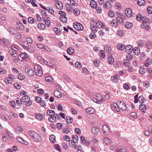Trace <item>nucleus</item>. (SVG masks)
<instances>
[{
  "label": "nucleus",
  "instance_id": "4be33fe9",
  "mask_svg": "<svg viewBox=\"0 0 152 152\" xmlns=\"http://www.w3.org/2000/svg\"><path fill=\"white\" fill-rule=\"evenodd\" d=\"M146 47L148 48L147 52H149L151 49L152 48V42L151 41H148L146 43Z\"/></svg>",
  "mask_w": 152,
  "mask_h": 152
},
{
  "label": "nucleus",
  "instance_id": "39448f33",
  "mask_svg": "<svg viewBox=\"0 0 152 152\" xmlns=\"http://www.w3.org/2000/svg\"><path fill=\"white\" fill-rule=\"evenodd\" d=\"M73 26L74 28L76 30L81 31L83 29V26L79 23H74Z\"/></svg>",
  "mask_w": 152,
  "mask_h": 152
},
{
  "label": "nucleus",
  "instance_id": "c756f323",
  "mask_svg": "<svg viewBox=\"0 0 152 152\" xmlns=\"http://www.w3.org/2000/svg\"><path fill=\"white\" fill-rule=\"evenodd\" d=\"M111 141L110 139L107 138H104V143L107 145H109Z\"/></svg>",
  "mask_w": 152,
  "mask_h": 152
},
{
  "label": "nucleus",
  "instance_id": "7ed1b4c3",
  "mask_svg": "<svg viewBox=\"0 0 152 152\" xmlns=\"http://www.w3.org/2000/svg\"><path fill=\"white\" fill-rule=\"evenodd\" d=\"M15 79V76L12 74H10L8 75V77L5 79V82L7 84H8L13 81Z\"/></svg>",
  "mask_w": 152,
  "mask_h": 152
},
{
  "label": "nucleus",
  "instance_id": "c9c22d12",
  "mask_svg": "<svg viewBox=\"0 0 152 152\" xmlns=\"http://www.w3.org/2000/svg\"><path fill=\"white\" fill-rule=\"evenodd\" d=\"M66 121L68 124H70L72 122L73 120L70 117L67 116L66 117Z\"/></svg>",
  "mask_w": 152,
  "mask_h": 152
},
{
  "label": "nucleus",
  "instance_id": "a878e982",
  "mask_svg": "<svg viewBox=\"0 0 152 152\" xmlns=\"http://www.w3.org/2000/svg\"><path fill=\"white\" fill-rule=\"evenodd\" d=\"M139 109L140 111L145 113L146 110V107L145 105L141 104L140 105Z\"/></svg>",
  "mask_w": 152,
  "mask_h": 152
},
{
  "label": "nucleus",
  "instance_id": "6ab92c4d",
  "mask_svg": "<svg viewBox=\"0 0 152 152\" xmlns=\"http://www.w3.org/2000/svg\"><path fill=\"white\" fill-rule=\"evenodd\" d=\"M30 136L35 140L36 137L37 136V134L34 131H31L29 134Z\"/></svg>",
  "mask_w": 152,
  "mask_h": 152
},
{
  "label": "nucleus",
  "instance_id": "4d7b16f0",
  "mask_svg": "<svg viewBox=\"0 0 152 152\" xmlns=\"http://www.w3.org/2000/svg\"><path fill=\"white\" fill-rule=\"evenodd\" d=\"M123 17V16L122 15H121L120 14H119V15L117 17V20L118 21V22L119 23H121L123 20L122 18L121 17Z\"/></svg>",
  "mask_w": 152,
  "mask_h": 152
},
{
  "label": "nucleus",
  "instance_id": "20e7f679",
  "mask_svg": "<svg viewBox=\"0 0 152 152\" xmlns=\"http://www.w3.org/2000/svg\"><path fill=\"white\" fill-rule=\"evenodd\" d=\"M25 71L26 74L27 75L29 76H33L34 73L33 70L29 67L25 68Z\"/></svg>",
  "mask_w": 152,
  "mask_h": 152
},
{
  "label": "nucleus",
  "instance_id": "de8ad7c7",
  "mask_svg": "<svg viewBox=\"0 0 152 152\" xmlns=\"http://www.w3.org/2000/svg\"><path fill=\"white\" fill-rule=\"evenodd\" d=\"M66 9L68 11H72L73 10V8L69 4H67L66 5Z\"/></svg>",
  "mask_w": 152,
  "mask_h": 152
},
{
  "label": "nucleus",
  "instance_id": "e2e57ef3",
  "mask_svg": "<svg viewBox=\"0 0 152 152\" xmlns=\"http://www.w3.org/2000/svg\"><path fill=\"white\" fill-rule=\"evenodd\" d=\"M14 87L17 89H19L21 87L20 85L18 83H15L14 84Z\"/></svg>",
  "mask_w": 152,
  "mask_h": 152
},
{
  "label": "nucleus",
  "instance_id": "bb28decb",
  "mask_svg": "<svg viewBox=\"0 0 152 152\" xmlns=\"http://www.w3.org/2000/svg\"><path fill=\"white\" fill-rule=\"evenodd\" d=\"M91 28L92 31L94 33H96L98 30L97 27L94 25H91Z\"/></svg>",
  "mask_w": 152,
  "mask_h": 152
},
{
  "label": "nucleus",
  "instance_id": "473e14b6",
  "mask_svg": "<svg viewBox=\"0 0 152 152\" xmlns=\"http://www.w3.org/2000/svg\"><path fill=\"white\" fill-rule=\"evenodd\" d=\"M49 139L52 143H54L56 142L55 137L54 135H51Z\"/></svg>",
  "mask_w": 152,
  "mask_h": 152
},
{
  "label": "nucleus",
  "instance_id": "c03bdc74",
  "mask_svg": "<svg viewBox=\"0 0 152 152\" xmlns=\"http://www.w3.org/2000/svg\"><path fill=\"white\" fill-rule=\"evenodd\" d=\"M139 102L141 103H144L145 101V100L144 97L142 96L139 97Z\"/></svg>",
  "mask_w": 152,
  "mask_h": 152
},
{
  "label": "nucleus",
  "instance_id": "8fccbe9b",
  "mask_svg": "<svg viewBox=\"0 0 152 152\" xmlns=\"http://www.w3.org/2000/svg\"><path fill=\"white\" fill-rule=\"evenodd\" d=\"M73 10L74 13L75 15H78L80 13V10L76 8L74 9Z\"/></svg>",
  "mask_w": 152,
  "mask_h": 152
},
{
  "label": "nucleus",
  "instance_id": "a18cd8bd",
  "mask_svg": "<svg viewBox=\"0 0 152 152\" xmlns=\"http://www.w3.org/2000/svg\"><path fill=\"white\" fill-rule=\"evenodd\" d=\"M45 80L46 81L52 82L53 80V78L51 76H48L45 77Z\"/></svg>",
  "mask_w": 152,
  "mask_h": 152
},
{
  "label": "nucleus",
  "instance_id": "13d9d810",
  "mask_svg": "<svg viewBox=\"0 0 152 152\" xmlns=\"http://www.w3.org/2000/svg\"><path fill=\"white\" fill-rule=\"evenodd\" d=\"M109 63L110 64H113L114 62V59L113 57L111 56L110 57H109L108 59Z\"/></svg>",
  "mask_w": 152,
  "mask_h": 152
},
{
  "label": "nucleus",
  "instance_id": "72a5a7b5",
  "mask_svg": "<svg viewBox=\"0 0 152 152\" xmlns=\"http://www.w3.org/2000/svg\"><path fill=\"white\" fill-rule=\"evenodd\" d=\"M38 28L42 30H44L45 28V24L42 23H39L38 24Z\"/></svg>",
  "mask_w": 152,
  "mask_h": 152
},
{
  "label": "nucleus",
  "instance_id": "393cba45",
  "mask_svg": "<svg viewBox=\"0 0 152 152\" xmlns=\"http://www.w3.org/2000/svg\"><path fill=\"white\" fill-rule=\"evenodd\" d=\"M30 100V97L27 95H25L23 96L22 98V102H28V100Z\"/></svg>",
  "mask_w": 152,
  "mask_h": 152
},
{
  "label": "nucleus",
  "instance_id": "a211bd4d",
  "mask_svg": "<svg viewBox=\"0 0 152 152\" xmlns=\"http://www.w3.org/2000/svg\"><path fill=\"white\" fill-rule=\"evenodd\" d=\"M86 112L89 114H93L94 112V109L92 107H89L86 109Z\"/></svg>",
  "mask_w": 152,
  "mask_h": 152
},
{
  "label": "nucleus",
  "instance_id": "4c0bfd02",
  "mask_svg": "<svg viewBox=\"0 0 152 152\" xmlns=\"http://www.w3.org/2000/svg\"><path fill=\"white\" fill-rule=\"evenodd\" d=\"M36 74L38 76H40L42 75V69H40L39 70L35 71Z\"/></svg>",
  "mask_w": 152,
  "mask_h": 152
},
{
  "label": "nucleus",
  "instance_id": "9d476101",
  "mask_svg": "<svg viewBox=\"0 0 152 152\" xmlns=\"http://www.w3.org/2000/svg\"><path fill=\"white\" fill-rule=\"evenodd\" d=\"M119 109L123 110H126L127 108L126 106L125 103L122 102L120 101L118 105Z\"/></svg>",
  "mask_w": 152,
  "mask_h": 152
},
{
  "label": "nucleus",
  "instance_id": "412c9836",
  "mask_svg": "<svg viewBox=\"0 0 152 152\" xmlns=\"http://www.w3.org/2000/svg\"><path fill=\"white\" fill-rule=\"evenodd\" d=\"M54 94L56 97L58 98H60L62 96V94L61 93L57 90L54 91Z\"/></svg>",
  "mask_w": 152,
  "mask_h": 152
},
{
  "label": "nucleus",
  "instance_id": "a19ab883",
  "mask_svg": "<svg viewBox=\"0 0 152 152\" xmlns=\"http://www.w3.org/2000/svg\"><path fill=\"white\" fill-rule=\"evenodd\" d=\"M124 65L126 67H129L130 66V63L128 61L124 60Z\"/></svg>",
  "mask_w": 152,
  "mask_h": 152
},
{
  "label": "nucleus",
  "instance_id": "f03ea898",
  "mask_svg": "<svg viewBox=\"0 0 152 152\" xmlns=\"http://www.w3.org/2000/svg\"><path fill=\"white\" fill-rule=\"evenodd\" d=\"M59 14L60 15V19L63 23H66L67 21V18L66 17V13L62 11H60L59 12Z\"/></svg>",
  "mask_w": 152,
  "mask_h": 152
},
{
  "label": "nucleus",
  "instance_id": "6e6552de",
  "mask_svg": "<svg viewBox=\"0 0 152 152\" xmlns=\"http://www.w3.org/2000/svg\"><path fill=\"white\" fill-rule=\"evenodd\" d=\"M96 99L95 100L97 101V102L99 103L104 101V99L103 98L102 96L100 94H97L96 95Z\"/></svg>",
  "mask_w": 152,
  "mask_h": 152
},
{
  "label": "nucleus",
  "instance_id": "603ef678",
  "mask_svg": "<svg viewBox=\"0 0 152 152\" xmlns=\"http://www.w3.org/2000/svg\"><path fill=\"white\" fill-rule=\"evenodd\" d=\"M137 3L139 5L142 6L145 4V1L144 0H138Z\"/></svg>",
  "mask_w": 152,
  "mask_h": 152
},
{
  "label": "nucleus",
  "instance_id": "5701e85b",
  "mask_svg": "<svg viewBox=\"0 0 152 152\" xmlns=\"http://www.w3.org/2000/svg\"><path fill=\"white\" fill-rule=\"evenodd\" d=\"M91 6L93 8H96L97 7L96 2L94 0H91L90 2Z\"/></svg>",
  "mask_w": 152,
  "mask_h": 152
},
{
  "label": "nucleus",
  "instance_id": "c85d7f7f",
  "mask_svg": "<svg viewBox=\"0 0 152 152\" xmlns=\"http://www.w3.org/2000/svg\"><path fill=\"white\" fill-rule=\"evenodd\" d=\"M104 7L105 9H110L111 7L110 3L108 1L106 2L104 6Z\"/></svg>",
  "mask_w": 152,
  "mask_h": 152
},
{
  "label": "nucleus",
  "instance_id": "338daca9",
  "mask_svg": "<svg viewBox=\"0 0 152 152\" xmlns=\"http://www.w3.org/2000/svg\"><path fill=\"white\" fill-rule=\"evenodd\" d=\"M147 11L148 13L149 14L152 13V7L149 6L147 7Z\"/></svg>",
  "mask_w": 152,
  "mask_h": 152
},
{
  "label": "nucleus",
  "instance_id": "2f4dec72",
  "mask_svg": "<svg viewBox=\"0 0 152 152\" xmlns=\"http://www.w3.org/2000/svg\"><path fill=\"white\" fill-rule=\"evenodd\" d=\"M36 118L39 121H41L43 118V115L42 114L38 113L36 114Z\"/></svg>",
  "mask_w": 152,
  "mask_h": 152
},
{
  "label": "nucleus",
  "instance_id": "dca6fc26",
  "mask_svg": "<svg viewBox=\"0 0 152 152\" xmlns=\"http://www.w3.org/2000/svg\"><path fill=\"white\" fill-rule=\"evenodd\" d=\"M91 131L94 134H97L99 132V129L96 127H94L91 128Z\"/></svg>",
  "mask_w": 152,
  "mask_h": 152
},
{
  "label": "nucleus",
  "instance_id": "aec40b11",
  "mask_svg": "<svg viewBox=\"0 0 152 152\" xmlns=\"http://www.w3.org/2000/svg\"><path fill=\"white\" fill-rule=\"evenodd\" d=\"M97 26L99 28H104L105 25L104 23H102L101 21H98L96 23Z\"/></svg>",
  "mask_w": 152,
  "mask_h": 152
},
{
  "label": "nucleus",
  "instance_id": "49530a36",
  "mask_svg": "<svg viewBox=\"0 0 152 152\" xmlns=\"http://www.w3.org/2000/svg\"><path fill=\"white\" fill-rule=\"evenodd\" d=\"M17 140L23 144H25L26 141L24 140V139L22 138L18 137L17 138Z\"/></svg>",
  "mask_w": 152,
  "mask_h": 152
},
{
  "label": "nucleus",
  "instance_id": "ddd939ff",
  "mask_svg": "<svg viewBox=\"0 0 152 152\" xmlns=\"http://www.w3.org/2000/svg\"><path fill=\"white\" fill-rule=\"evenodd\" d=\"M125 12L126 15L128 17H131L132 16V10L131 9L127 8L125 10Z\"/></svg>",
  "mask_w": 152,
  "mask_h": 152
},
{
  "label": "nucleus",
  "instance_id": "69168bd1",
  "mask_svg": "<svg viewBox=\"0 0 152 152\" xmlns=\"http://www.w3.org/2000/svg\"><path fill=\"white\" fill-rule=\"evenodd\" d=\"M42 140L41 137L37 134V136L36 137L35 140L36 141L40 142Z\"/></svg>",
  "mask_w": 152,
  "mask_h": 152
},
{
  "label": "nucleus",
  "instance_id": "09e8293b",
  "mask_svg": "<svg viewBox=\"0 0 152 152\" xmlns=\"http://www.w3.org/2000/svg\"><path fill=\"white\" fill-rule=\"evenodd\" d=\"M8 31L11 32L13 34H16L15 32V31H16V30L14 28H13L12 27H9L8 28Z\"/></svg>",
  "mask_w": 152,
  "mask_h": 152
},
{
  "label": "nucleus",
  "instance_id": "f257e3e1",
  "mask_svg": "<svg viewBox=\"0 0 152 152\" xmlns=\"http://www.w3.org/2000/svg\"><path fill=\"white\" fill-rule=\"evenodd\" d=\"M142 20H143V23L141 25V27L142 28L144 29H146L147 30H149L150 29V22L149 19L146 18L145 17L143 18Z\"/></svg>",
  "mask_w": 152,
  "mask_h": 152
},
{
  "label": "nucleus",
  "instance_id": "37998d69",
  "mask_svg": "<svg viewBox=\"0 0 152 152\" xmlns=\"http://www.w3.org/2000/svg\"><path fill=\"white\" fill-rule=\"evenodd\" d=\"M111 24L115 27L117 26L118 23L117 20L115 19H113L110 23Z\"/></svg>",
  "mask_w": 152,
  "mask_h": 152
},
{
  "label": "nucleus",
  "instance_id": "ea45409f",
  "mask_svg": "<svg viewBox=\"0 0 152 152\" xmlns=\"http://www.w3.org/2000/svg\"><path fill=\"white\" fill-rule=\"evenodd\" d=\"M134 53L136 55H138L140 53V51L138 50V49L137 47H135L133 50Z\"/></svg>",
  "mask_w": 152,
  "mask_h": 152
},
{
  "label": "nucleus",
  "instance_id": "f704fd0d",
  "mask_svg": "<svg viewBox=\"0 0 152 152\" xmlns=\"http://www.w3.org/2000/svg\"><path fill=\"white\" fill-rule=\"evenodd\" d=\"M104 49L107 52H109L111 50V47L110 46L107 45H105L104 46Z\"/></svg>",
  "mask_w": 152,
  "mask_h": 152
},
{
  "label": "nucleus",
  "instance_id": "6e6d98bb",
  "mask_svg": "<svg viewBox=\"0 0 152 152\" xmlns=\"http://www.w3.org/2000/svg\"><path fill=\"white\" fill-rule=\"evenodd\" d=\"M139 72L140 74H143L145 72V69L143 68L140 67L139 70Z\"/></svg>",
  "mask_w": 152,
  "mask_h": 152
},
{
  "label": "nucleus",
  "instance_id": "9b49d317",
  "mask_svg": "<svg viewBox=\"0 0 152 152\" xmlns=\"http://www.w3.org/2000/svg\"><path fill=\"white\" fill-rule=\"evenodd\" d=\"M119 75H116L113 76H112L111 77V81L114 83H117L118 82Z\"/></svg>",
  "mask_w": 152,
  "mask_h": 152
},
{
  "label": "nucleus",
  "instance_id": "79ce46f5",
  "mask_svg": "<svg viewBox=\"0 0 152 152\" xmlns=\"http://www.w3.org/2000/svg\"><path fill=\"white\" fill-rule=\"evenodd\" d=\"M18 46L16 45H13L11 46L12 49L15 51H18L19 50Z\"/></svg>",
  "mask_w": 152,
  "mask_h": 152
},
{
  "label": "nucleus",
  "instance_id": "4468645a",
  "mask_svg": "<svg viewBox=\"0 0 152 152\" xmlns=\"http://www.w3.org/2000/svg\"><path fill=\"white\" fill-rule=\"evenodd\" d=\"M76 142H74V141L72 140H71L69 141V144L71 147L75 148L76 149H77L78 148V146L76 144Z\"/></svg>",
  "mask_w": 152,
  "mask_h": 152
},
{
  "label": "nucleus",
  "instance_id": "774afa93",
  "mask_svg": "<svg viewBox=\"0 0 152 152\" xmlns=\"http://www.w3.org/2000/svg\"><path fill=\"white\" fill-rule=\"evenodd\" d=\"M100 37H102L104 34V32L101 29L98 31Z\"/></svg>",
  "mask_w": 152,
  "mask_h": 152
},
{
  "label": "nucleus",
  "instance_id": "0eeeda50",
  "mask_svg": "<svg viewBox=\"0 0 152 152\" xmlns=\"http://www.w3.org/2000/svg\"><path fill=\"white\" fill-rule=\"evenodd\" d=\"M102 130L103 133L105 135H107L110 133L109 128L108 126L106 125H104L103 126Z\"/></svg>",
  "mask_w": 152,
  "mask_h": 152
},
{
  "label": "nucleus",
  "instance_id": "5fc2aeb1",
  "mask_svg": "<svg viewBox=\"0 0 152 152\" xmlns=\"http://www.w3.org/2000/svg\"><path fill=\"white\" fill-rule=\"evenodd\" d=\"M28 21L30 24H32L34 22V19L32 17H29L28 18Z\"/></svg>",
  "mask_w": 152,
  "mask_h": 152
},
{
  "label": "nucleus",
  "instance_id": "f3484780",
  "mask_svg": "<svg viewBox=\"0 0 152 152\" xmlns=\"http://www.w3.org/2000/svg\"><path fill=\"white\" fill-rule=\"evenodd\" d=\"M16 27L18 29L23 30L24 27L23 25L21 23H18L16 25Z\"/></svg>",
  "mask_w": 152,
  "mask_h": 152
},
{
  "label": "nucleus",
  "instance_id": "052dcab7",
  "mask_svg": "<svg viewBox=\"0 0 152 152\" xmlns=\"http://www.w3.org/2000/svg\"><path fill=\"white\" fill-rule=\"evenodd\" d=\"M100 57L102 58H104L105 56L104 51L103 50H101L100 52Z\"/></svg>",
  "mask_w": 152,
  "mask_h": 152
},
{
  "label": "nucleus",
  "instance_id": "f8f14e48",
  "mask_svg": "<svg viewBox=\"0 0 152 152\" xmlns=\"http://www.w3.org/2000/svg\"><path fill=\"white\" fill-rule=\"evenodd\" d=\"M56 8L59 10L62 9L63 7L62 3L60 1H57L56 2Z\"/></svg>",
  "mask_w": 152,
  "mask_h": 152
},
{
  "label": "nucleus",
  "instance_id": "680f3d73",
  "mask_svg": "<svg viewBox=\"0 0 152 152\" xmlns=\"http://www.w3.org/2000/svg\"><path fill=\"white\" fill-rule=\"evenodd\" d=\"M126 58L127 60V61H129L132 60V56L129 53H128V54L126 55Z\"/></svg>",
  "mask_w": 152,
  "mask_h": 152
},
{
  "label": "nucleus",
  "instance_id": "58836bf2",
  "mask_svg": "<svg viewBox=\"0 0 152 152\" xmlns=\"http://www.w3.org/2000/svg\"><path fill=\"white\" fill-rule=\"evenodd\" d=\"M48 120L50 122L53 123L56 121V118L54 117V116H51L49 117Z\"/></svg>",
  "mask_w": 152,
  "mask_h": 152
},
{
  "label": "nucleus",
  "instance_id": "cd10ccee",
  "mask_svg": "<svg viewBox=\"0 0 152 152\" xmlns=\"http://www.w3.org/2000/svg\"><path fill=\"white\" fill-rule=\"evenodd\" d=\"M125 48V45L121 44H118L117 46V48L120 50H123Z\"/></svg>",
  "mask_w": 152,
  "mask_h": 152
},
{
  "label": "nucleus",
  "instance_id": "2eb2a0df",
  "mask_svg": "<svg viewBox=\"0 0 152 152\" xmlns=\"http://www.w3.org/2000/svg\"><path fill=\"white\" fill-rule=\"evenodd\" d=\"M126 52L128 53H131L132 51V48L130 45H128L125 48Z\"/></svg>",
  "mask_w": 152,
  "mask_h": 152
},
{
  "label": "nucleus",
  "instance_id": "b1692460",
  "mask_svg": "<svg viewBox=\"0 0 152 152\" xmlns=\"http://www.w3.org/2000/svg\"><path fill=\"white\" fill-rule=\"evenodd\" d=\"M23 132V128L20 126H18L15 130V132L17 134L22 133Z\"/></svg>",
  "mask_w": 152,
  "mask_h": 152
},
{
  "label": "nucleus",
  "instance_id": "e433bc0d",
  "mask_svg": "<svg viewBox=\"0 0 152 152\" xmlns=\"http://www.w3.org/2000/svg\"><path fill=\"white\" fill-rule=\"evenodd\" d=\"M53 30L58 35H59L61 33V30L60 29L57 28H54L53 29Z\"/></svg>",
  "mask_w": 152,
  "mask_h": 152
},
{
  "label": "nucleus",
  "instance_id": "0e129e2a",
  "mask_svg": "<svg viewBox=\"0 0 152 152\" xmlns=\"http://www.w3.org/2000/svg\"><path fill=\"white\" fill-rule=\"evenodd\" d=\"M73 141H74V142H77L78 138L77 136L76 135H74L72 136Z\"/></svg>",
  "mask_w": 152,
  "mask_h": 152
},
{
  "label": "nucleus",
  "instance_id": "864d4df0",
  "mask_svg": "<svg viewBox=\"0 0 152 152\" xmlns=\"http://www.w3.org/2000/svg\"><path fill=\"white\" fill-rule=\"evenodd\" d=\"M132 26V24L130 22H126L125 24V27L127 28H131Z\"/></svg>",
  "mask_w": 152,
  "mask_h": 152
},
{
  "label": "nucleus",
  "instance_id": "1a4fd4ad",
  "mask_svg": "<svg viewBox=\"0 0 152 152\" xmlns=\"http://www.w3.org/2000/svg\"><path fill=\"white\" fill-rule=\"evenodd\" d=\"M28 55L27 54L22 53H21L18 56V59L21 61H23L27 58Z\"/></svg>",
  "mask_w": 152,
  "mask_h": 152
},
{
  "label": "nucleus",
  "instance_id": "7c9ffc66",
  "mask_svg": "<svg viewBox=\"0 0 152 152\" xmlns=\"http://www.w3.org/2000/svg\"><path fill=\"white\" fill-rule=\"evenodd\" d=\"M74 52V50L72 48H69L67 49V53L70 55L73 54Z\"/></svg>",
  "mask_w": 152,
  "mask_h": 152
},
{
  "label": "nucleus",
  "instance_id": "3c124183",
  "mask_svg": "<svg viewBox=\"0 0 152 152\" xmlns=\"http://www.w3.org/2000/svg\"><path fill=\"white\" fill-rule=\"evenodd\" d=\"M47 113L50 116H53L55 114V111L52 110H49L47 111Z\"/></svg>",
  "mask_w": 152,
  "mask_h": 152
},
{
  "label": "nucleus",
  "instance_id": "bf43d9fd",
  "mask_svg": "<svg viewBox=\"0 0 152 152\" xmlns=\"http://www.w3.org/2000/svg\"><path fill=\"white\" fill-rule=\"evenodd\" d=\"M7 73V71L6 69L2 68H0V75L5 74Z\"/></svg>",
  "mask_w": 152,
  "mask_h": 152
},
{
  "label": "nucleus",
  "instance_id": "423d86ee",
  "mask_svg": "<svg viewBox=\"0 0 152 152\" xmlns=\"http://www.w3.org/2000/svg\"><path fill=\"white\" fill-rule=\"evenodd\" d=\"M111 109L114 111L119 112L120 111V109L118 105L115 102L113 103L111 105Z\"/></svg>",
  "mask_w": 152,
  "mask_h": 152
}]
</instances>
